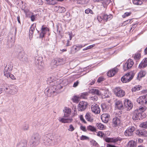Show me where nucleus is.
Returning a JSON list of instances; mask_svg holds the SVG:
<instances>
[{
	"mask_svg": "<svg viewBox=\"0 0 147 147\" xmlns=\"http://www.w3.org/2000/svg\"><path fill=\"white\" fill-rule=\"evenodd\" d=\"M134 75V73L133 71L127 73L121 78V81L123 83L129 82L133 78Z\"/></svg>",
	"mask_w": 147,
	"mask_h": 147,
	"instance_id": "423d86ee",
	"label": "nucleus"
},
{
	"mask_svg": "<svg viewBox=\"0 0 147 147\" xmlns=\"http://www.w3.org/2000/svg\"><path fill=\"white\" fill-rule=\"evenodd\" d=\"M140 126L144 128H147V121L142 123L140 125Z\"/></svg>",
	"mask_w": 147,
	"mask_h": 147,
	"instance_id": "37998d69",
	"label": "nucleus"
},
{
	"mask_svg": "<svg viewBox=\"0 0 147 147\" xmlns=\"http://www.w3.org/2000/svg\"><path fill=\"white\" fill-rule=\"evenodd\" d=\"M35 18L36 16L34 15H32L30 16L31 20L32 22H33L35 20Z\"/></svg>",
	"mask_w": 147,
	"mask_h": 147,
	"instance_id": "bf43d9fd",
	"label": "nucleus"
},
{
	"mask_svg": "<svg viewBox=\"0 0 147 147\" xmlns=\"http://www.w3.org/2000/svg\"><path fill=\"white\" fill-rule=\"evenodd\" d=\"M41 32L40 34L39 37L41 38H43L46 33L49 31V29L47 27H44L42 26L41 29Z\"/></svg>",
	"mask_w": 147,
	"mask_h": 147,
	"instance_id": "6ab92c4d",
	"label": "nucleus"
},
{
	"mask_svg": "<svg viewBox=\"0 0 147 147\" xmlns=\"http://www.w3.org/2000/svg\"><path fill=\"white\" fill-rule=\"evenodd\" d=\"M142 86H136L132 89L131 90L132 92H136L140 90Z\"/></svg>",
	"mask_w": 147,
	"mask_h": 147,
	"instance_id": "e433bc0d",
	"label": "nucleus"
},
{
	"mask_svg": "<svg viewBox=\"0 0 147 147\" xmlns=\"http://www.w3.org/2000/svg\"><path fill=\"white\" fill-rule=\"evenodd\" d=\"M87 129L89 131H92L95 132L96 131V129L95 127L92 126L90 125L87 127Z\"/></svg>",
	"mask_w": 147,
	"mask_h": 147,
	"instance_id": "ea45409f",
	"label": "nucleus"
},
{
	"mask_svg": "<svg viewBox=\"0 0 147 147\" xmlns=\"http://www.w3.org/2000/svg\"><path fill=\"white\" fill-rule=\"evenodd\" d=\"M42 140L43 143L47 146H50L52 144V139H50L46 136H43Z\"/></svg>",
	"mask_w": 147,
	"mask_h": 147,
	"instance_id": "4468645a",
	"label": "nucleus"
},
{
	"mask_svg": "<svg viewBox=\"0 0 147 147\" xmlns=\"http://www.w3.org/2000/svg\"><path fill=\"white\" fill-rule=\"evenodd\" d=\"M63 0H49L47 3L50 5H54L57 3V1H62Z\"/></svg>",
	"mask_w": 147,
	"mask_h": 147,
	"instance_id": "c756f323",
	"label": "nucleus"
},
{
	"mask_svg": "<svg viewBox=\"0 0 147 147\" xmlns=\"http://www.w3.org/2000/svg\"><path fill=\"white\" fill-rule=\"evenodd\" d=\"M114 93L117 96L119 97H123L125 94V91L120 87H117L115 88Z\"/></svg>",
	"mask_w": 147,
	"mask_h": 147,
	"instance_id": "1a4fd4ad",
	"label": "nucleus"
},
{
	"mask_svg": "<svg viewBox=\"0 0 147 147\" xmlns=\"http://www.w3.org/2000/svg\"><path fill=\"white\" fill-rule=\"evenodd\" d=\"M124 106L125 107L126 110L129 111L133 107V105L131 101L127 100L125 101L124 103Z\"/></svg>",
	"mask_w": 147,
	"mask_h": 147,
	"instance_id": "dca6fc26",
	"label": "nucleus"
},
{
	"mask_svg": "<svg viewBox=\"0 0 147 147\" xmlns=\"http://www.w3.org/2000/svg\"><path fill=\"white\" fill-rule=\"evenodd\" d=\"M27 143L26 141H22L19 142L17 147H27Z\"/></svg>",
	"mask_w": 147,
	"mask_h": 147,
	"instance_id": "7c9ffc66",
	"label": "nucleus"
},
{
	"mask_svg": "<svg viewBox=\"0 0 147 147\" xmlns=\"http://www.w3.org/2000/svg\"><path fill=\"white\" fill-rule=\"evenodd\" d=\"M74 129V127L72 125H70L69 126V128L68 129V130L69 131H73Z\"/></svg>",
	"mask_w": 147,
	"mask_h": 147,
	"instance_id": "5fc2aeb1",
	"label": "nucleus"
},
{
	"mask_svg": "<svg viewBox=\"0 0 147 147\" xmlns=\"http://www.w3.org/2000/svg\"><path fill=\"white\" fill-rule=\"evenodd\" d=\"M102 16L103 18V20H105L106 21L110 20L113 18V16L111 15H108L106 14L102 15Z\"/></svg>",
	"mask_w": 147,
	"mask_h": 147,
	"instance_id": "c85d7f7f",
	"label": "nucleus"
},
{
	"mask_svg": "<svg viewBox=\"0 0 147 147\" xmlns=\"http://www.w3.org/2000/svg\"><path fill=\"white\" fill-rule=\"evenodd\" d=\"M136 143L133 140L129 141L127 145V147H136Z\"/></svg>",
	"mask_w": 147,
	"mask_h": 147,
	"instance_id": "473e14b6",
	"label": "nucleus"
},
{
	"mask_svg": "<svg viewBox=\"0 0 147 147\" xmlns=\"http://www.w3.org/2000/svg\"><path fill=\"white\" fill-rule=\"evenodd\" d=\"M13 67V63L11 62L8 63L5 67L4 70V74L5 76L9 78L10 77L11 72L12 71Z\"/></svg>",
	"mask_w": 147,
	"mask_h": 147,
	"instance_id": "39448f33",
	"label": "nucleus"
},
{
	"mask_svg": "<svg viewBox=\"0 0 147 147\" xmlns=\"http://www.w3.org/2000/svg\"><path fill=\"white\" fill-rule=\"evenodd\" d=\"M80 139L82 140H88L89 139V138L88 137L86 136L82 135Z\"/></svg>",
	"mask_w": 147,
	"mask_h": 147,
	"instance_id": "8fccbe9b",
	"label": "nucleus"
},
{
	"mask_svg": "<svg viewBox=\"0 0 147 147\" xmlns=\"http://www.w3.org/2000/svg\"><path fill=\"white\" fill-rule=\"evenodd\" d=\"M132 20V19L127 20L124 21L122 24V26H125L129 23H131L130 22Z\"/></svg>",
	"mask_w": 147,
	"mask_h": 147,
	"instance_id": "3c124183",
	"label": "nucleus"
},
{
	"mask_svg": "<svg viewBox=\"0 0 147 147\" xmlns=\"http://www.w3.org/2000/svg\"><path fill=\"white\" fill-rule=\"evenodd\" d=\"M40 138V135L38 134H34L31 137L30 141V144L32 146H36L39 143Z\"/></svg>",
	"mask_w": 147,
	"mask_h": 147,
	"instance_id": "f03ea898",
	"label": "nucleus"
},
{
	"mask_svg": "<svg viewBox=\"0 0 147 147\" xmlns=\"http://www.w3.org/2000/svg\"><path fill=\"white\" fill-rule=\"evenodd\" d=\"M115 108L119 109L121 110L123 109V104L120 100L116 101L115 103Z\"/></svg>",
	"mask_w": 147,
	"mask_h": 147,
	"instance_id": "393cba45",
	"label": "nucleus"
},
{
	"mask_svg": "<svg viewBox=\"0 0 147 147\" xmlns=\"http://www.w3.org/2000/svg\"><path fill=\"white\" fill-rule=\"evenodd\" d=\"M91 111L92 112L95 114L100 113V110L98 105L96 103H92L91 105Z\"/></svg>",
	"mask_w": 147,
	"mask_h": 147,
	"instance_id": "6e6552de",
	"label": "nucleus"
},
{
	"mask_svg": "<svg viewBox=\"0 0 147 147\" xmlns=\"http://www.w3.org/2000/svg\"><path fill=\"white\" fill-rule=\"evenodd\" d=\"M144 97L143 96L140 97L137 100V102L140 104H143L144 103L146 104Z\"/></svg>",
	"mask_w": 147,
	"mask_h": 147,
	"instance_id": "72a5a7b5",
	"label": "nucleus"
},
{
	"mask_svg": "<svg viewBox=\"0 0 147 147\" xmlns=\"http://www.w3.org/2000/svg\"><path fill=\"white\" fill-rule=\"evenodd\" d=\"M135 130V127L133 126H130L126 130L125 134L126 136H129L133 135L134 131Z\"/></svg>",
	"mask_w": 147,
	"mask_h": 147,
	"instance_id": "f8f14e48",
	"label": "nucleus"
},
{
	"mask_svg": "<svg viewBox=\"0 0 147 147\" xmlns=\"http://www.w3.org/2000/svg\"><path fill=\"white\" fill-rule=\"evenodd\" d=\"M98 99V97L96 96H92V97H90V100L93 101L94 102H95L97 101Z\"/></svg>",
	"mask_w": 147,
	"mask_h": 147,
	"instance_id": "c03bdc74",
	"label": "nucleus"
},
{
	"mask_svg": "<svg viewBox=\"0 0 147 147\" xmlns=\"http://www.w3.org/2000/svg\"><path fill=\"white\" fill-rule=\"evenodd\" d=\"M97 135L98 136L100 137H102L104 136V134L102 131H100L98 132Z\"/></svg>",
	"mask_w": 147,
	"mask_h": 147,
	"instance_id": "864d4df0",
	"label": "nucleus"
},
{
	"mask_svg": "<svg viewBox=\"0 0 147 147\" xmlns=\"http://www.w3.org/2000/svg\"><path fill=\"white\" fill-rule=\"evenodd\" d=\"M85 0H71V1H73L74 2H76L78 3L79 4H83Z\"/></svg>",
	"mask_w": 147,
	"mask_h": 147,
	"instance_id": "de8ad7c7",
	"label": "nucleus"
},
{
	"mask_svg": "<svg viewBox=\"0 0 147 147\" xmlns=\"http://www.w3.org/2000/svg\"><path fill=\"white\" fill-rule=\"evenodd\" d=\"M18 88L17 86L13 85L8 86L5 88L6 92L11 95L16 94L18 92Z\"/></svg>",
	"mask_w": 147,
	"mask_h": 147,
	"instance_id": "20e7f679",
	"label": "nucleus"
},
{
	"mask_svg": "<svg viewBox=\"0 0 147 147\" xmlns=\"http://www.w3.org/2000/svg\"><path fill=\"white\" fill-rule=\"evenodd\" d=\"M134 62L131 59H128L123 66V69L124 71L131 69L133 66Z\"/></svg>",
	"mask_w": 147,
	"mask_h": 147,
	"instance_id": "9d476101",
	"label": "nucleus"
},
{
	"mask_svg": "<svg viewBox=\"0 0 147 147\" xmlns=\"http://www.w3.org/2000/svg\"><path fill=\"white\" fill-rule=\"evenodd\" d=\"M63 58H59L55 60L53 63V65H55L54 67H55L59 64H63Z\"/></svg>",
	"mask_w": 147,
	"mask_h": 147,
	"instance_id": "5701e85b",
	"label": "nucleus"
},
{
	"mask_svg": "<svg viewBox=\"0 0 147 147\" xmlns=\"http://www.w3.org/2000/svg\"><path fill=\"white\" fill-rule=\"evenodd\" d=\"M36 27V25L34 24H32L29 30V37H32L33 35V31L35 29Z\"/></svg>",
	"mask_w": 147,
	"mask_h": 147,
	"instance_id": "cd10ccee",
	"label": "nucleus"
},
{
	"mask_svg": "<svg viewBox=\"0 0 147 147\" xmlns=\"http://www.w3.org/2000/svg\"><path fill=\"white\" fill-rule=\"evenodd\" d=\"M95 80H93L92 82H91L89 84V85L90 86L92 85L95 82Z\"/></svg>",
	"mask_w": 147,
	"mask_h": 147,
	"instance_id": "338daca9",
	"label": "nucleus"
},
{
	"mask_svg": "<svg viewBox=\"0 0 147 147\" xmlns=\"http://www.w3.org/2000/svg\"><path fill=\"white\" fill-rule=\"evenodd\" d=\"M42 61V58L39 57L38 55L34 57L35 64L36 67L39 69H42L44 67V64Z\"/></svg>",
	"mask_w": 147,
	"mask_h": 147,
	"instance_id": "7ed1b4c3",
	"label": "nucleus"
},
{
	"mask_svg": "<svg viewBox=\"0 0 147 147\" xmlns=\"http://www.w3.org/2000/svg\"><path fill=\"white\" fill-rule=\"evenodd\" d=\"M110 115L107 113L103 114L101 116V118L103 122L107 123L109 121Z\"/></svg>",
	"mask_w": 147,
	"mask_h": 147,
	"instance_id": "f3484780",
	"label": "nucleus"
},
{
	"mask_svg": "<svg viewBox=\"0 0 147 147\" xmlns=\"http://www.w3.org/2000/svg\"><path fill=\"white\" fill-rule=\"evenodd\" d=\"M146 109V107L143 105L139 107L138 109L135 110L133 116L134 120H141L146 117V115L144 112Z\"/></svg>",
	"mask_w": 147,
	"mask_h": 147,
	"instance_id": "f257e3e1",
	"label": "nucleus"
},
{
	"mask_svg": "<svg viewBox=\"0 0 147 147\" xmlns=\"http://www.w3.org/2000/svg\"><path fill=\"white\" fill-rule=\"evenodd\" d=\"M80 128L82 130L84 131H86V127L85 126H81L80 127Z\"/></svg>",
	"mask_w": 147,
	"mask_h": 147,
	"instance_id": "680f3d73",
	"label": "nucleus"
},
{
	"mask_svg": "<svg viewBox=\"0 0 147 147\" xmlns=\"http://www.w3.org/2000/svg\"><path fill=\"white\" fill-rule=\"evenodd\" d=\"M136 133L140 137L147 136V131L144 129H138L136 131Z\"/></svg>",
	"mask_w": 147,
	"mask_h": 147,
	"instance_id": "ddd939ff",
	"label": "nucleus"
},
{
	"mask_svg": "<svg viewBox=\"0 0 147 147\" xmlns=\"http://www.w3.org/2000/svg\"><path fill=\"white\" fill-rule=\"evenodd\" d=\"M104 79L102 77H99L98 79L97 82L98 83H100L101 82L104 81Z\"/></svg>",
	"mask_w": 147,
	"mask_h": 147,
	"instance_id": "4d7b16f0",
	"label": "nucleus"
},
{
	"mask_svg": "<svg viewBox=\"0 0 147 147\" xmlns=\"http://www.w3.org/2000/svg\"><path fill=\"white\" fill-rule=\"evenodd\" d=\"M87 45V44H85L84 45H80V44H78L75 45L74 46L72 47L74 48L75 47H78V50H80V49L82 48L83 47H84L86 45Z\"/></svg>",
	"mask_w": 147,
	"mask_h": 147,
	"instance_id": "a19ab883",
	"label": "nucleus"
},
{
	"mask_svg": "<svg viewBox=\"0 0 147 147\" xmlns=\"http://www.w3.org/2000/svg\"><path fill=\"white\" fill-rule=\"evenodd\" d=\"M102 19L103 18H102L100 16H97V19L99 22H100L102 21Z\"/></svg>",
	"mask_w": 147,
	"mask_h": 147,
	"instance_id": "e2e57ef3",
	"label": "nucleus"
},
{
	"mask_svg": "<svg viewBox=\"0 0 147 147\" xmlns=\"http://www.w3.org/2000/svg\"><path fill=\"white\" fill-rule=\"evenodd\" d=\"M141 57L140 54L139 53H137L135 54L134 56L135 59L137 60L140 59Z\"/></svg>",
	"mask_w": 147,
	"mask_h": 147,
	"instance_id": "a18cd8bd",
	"label": "nucleus"
},
{
	"mask_svg": "<svg viewBox=\"0 0 147 147\" xmlns=\"http://www.w3.org/2000/svg\"><path fill=\"white\" fill-rule=\"evenodd\" d=\"M131 12H126L124 13V14H123L122 16V17L123 18H125L126 17L128 16L131 15Z\"/></svg>",
	"mask_w": 147,
	"mask_h": 147,
	"instance_id": "09e8293b",
	"label": "nucleus"
},
{
	"mask_svg": "<svg viewBox=\"0 0 147 147\" xmlns=\"http://www.w3.org/2000/svg\"><path fill=\"white\" fill-rule=\"evenodd\" d=\"M118 69L117 67H115L112 70L109 71L107 74L108 76L111 77L114 76L117 72Z\"/></svg>",
	"mask_w": 147,
	"mask_h": 147,
	"instance_id": "4be33fe9",
	"label": "nucleus"
},
{
	"mask_svg": "<svg viewBox=\"0 0 147 147\" xmlns=\"http://www.w3.org/2000/svg\"><path fill=\"white\" fill-rule=\"evenodd\" d=\"M16 51L17 55V57L20 61H26L27 60L26 58L24 57V54L23 52V49L21 47H19L16 49Z\"/></svg>",
	"mask_w": 147,
	"mask_h": 147,
	"instance_id": "0eeeda50",
	"label": "nucleus"
},
{
	"mask_svg": "<svg viewBox=\"0 0 147 147\" xmlns=\"http://www.w3.org/2000/svg\"><path fill=\"white\" fill-rule=\"evenodd\" d=\"M88 104L84 101L80 102L78 105V111H84L87 107Z\"/></svg>",
	"mask_w": 147,
	"mask_h": 147,
	"instance_id": "9b49d317",
	"label": "nucleus"
},
{
	"mask_svg": "<svg viewBox=\"0 0 147 147\" xmlns=\"http://www.w3.org/2000/svg\"><path fill=\"white\" fill-rule=\"evenodd\" d=\"M56 88L55 86L52 87L50 88H47L45 90V92H47V95L48 96H49L53 93L56 92Z\"/></svg>",
	"mask_w": 147,
	"mask_h": 147,
	"instance_id": "2eb2a0df",
	"label": "nucleus"
},
{
	"mask_svg": "<svg viewBox=\"0 0 147 147\" xmlns=\"http://www.w3.org/2000/svg\"><path fill=\"white\" fill-rule=\"evenodd\" d=\"M96 126L100 130H103L105 128V127L101 123H97Z\"/></svg>",
	"mask_w": 147,
	"mask_h": 147,
	"instance_id": "4c0bfd02",
	"label": "nucleus"
},
{
	"mask_svg": "<svg viewBox=\"0 0 147 147\" xmlns=\"http://www.w3.org/2000/svg\"><path fill=\"white\" fill-rule=\"evenodd\" d=\"M133 2L134 5H140L142 4V0H133Z\"/></svg>",
	"mask_w": 147,
	"mask_h": 147,
	"instance_id": "58836bf2",
	"label": "nucleus"
},
{
	"mask_svg": "<svg viewBox=\"0 0 147 147\" xmlns=\"http://www.w3.org/2000/svg\"><path fill=\"white\" fill-rule=\"evenodd\" d=\"M64 112V117H68L69 116L71 113V109L67 107H65V110H63Z\"/></svg>",
	"mask_w": 147,
	"mask_h": 147,
	"instance_id": "b1692460",
	"label": "nucleus"
},
{
	"mask_svg": "<svg viewBox=\"0 0 147 147\" xmlns=\"http://www.w3.org/2000/svg\"><path fill=\"white\" fill-rule=\"evenodd\" d=\"M119 138H107L105 139V141L107 142H115L120 141Z\"/></svg>",
	"mask_w": 147,
	"mask_h": 147,
	"instance_id": "412c9836",
	"label": "nucleus"
},
{
	"mask_svg": "<svg viewBox=\"0 0 147 147\" xmlns=\"http://www.w3.org/2000/svg\"><path fill=\"white\" fill-rule=\"evenodd\" d=\"M146 74V71H145L142 70L140 72L137 76L138 78H141L144 77Z\"/></svg>",
	"mask_w": 147,
	"mask_h": 147,
	"instance_id": "c9c22d12",
	"label": "nucleus"
},
{
	"mask_svg": "<svg viewBox=\"0 0 147 147\" xmlns=\"http://www.w3.org/2000/svg\"><path fill=\"white\" fill-rule=\"evenodd\" d=\"M110 2V0H104L102 2L103 6L104 7H106L107 5L109 4Z\"/></svg>",
	"mask_w": 147,
	"mask_h": 147,
	"instance_id": "79ce46f5",
	"label": "nucleus"
},
{
	"mask_svg": "<svg viewBox=\"0 0 147 147\" xmlns=\"http://www.w3.org/2000/svg\"><path fill=\"white\" fill-rule=\"evenodd\" d=\"M22 129L25 131L28 130L29 129L28 125L26 124H24L22 127Z\"/></svg>",
	"mask_w": 147,
	"mask_h": 147,
	"instance_id": "49530a36",
	"label": "nucleus"
},
{
	"mask_svg": "<svg viewBox=\"0 0 147 147\" xmlns=\"http://www.w3.org/2000/svg\"><path fill=\"white\" fill-rule=\"evenodd\" d=\"M89 92L91 94H94L100 96L101 94V92L97 89L90 88L89 89Z\"/></svg>",
	"mask_w": 147,
	"mask_h": 147,
	"instance_id": "aec40b11",
	"label": "nucleus"
},
{
	"mask_svg": "<svg viewBox=\"0 0 147 147\" xmlns=\"http://www.w3.org/2000/svg\"><path fill=\"white\" fill-rule=\"evenodd\" d=\"M80 120L82 121V122L84 123H86V122L85 120L83 118V115H80Z\"/></svg>",
	"mask_w": 147,
	"mask_h": 147,
	"instance_id": "6e6d98bb",
	"label": "nucleus"
},
{
	"mask_svg": "<svg viewBox=\"0 0 147 147\" xmlns=\"http://www.w3.org/2000/svg\"><path fill=\"white\" fill-rule=\"evenodd\" d=\"M85 118L88 121L92 122L93 121V119L90 115V113L88 112L86 113L85 115Z\"/></svg>",
	"mask_w": 147,
	"mask_h": 147,
	"instance_id": "f704fd0d",
	"label": "nucleus"
},
{
	"mask_svg": "<svg viewBox=\"0 0 147 147\" xmlns=\"http://www.w3.org/2000/svg\"><path fill=\"white\" fill-rule=\"evenodd\" d=\"M85 13L86 14L90 13L93 14V12L90 9L88 8L85 10Z\"/></svg>",
	"mask_w": 147,
	"mask_h": 147,
	"instance_id": "603ef678",
	"label": "nucleus"
},
{
	"mask_svg": "<svg viewBox=\"0 0 147 147\" xmlns=\"http://www.w3.org/2000/svg\"><path fill=\"white\" fill-rule=\"evenodd\" d=\"M112 123L113 126L114 127H116L120 125V120L117 117H115L113 119Z\"/></svg>",
	"mask_w": 147,
	"mask_h": 147,
	"instance_id": "a211bd4d",
	"label": "nucleus"
},
{
	"mask_svg": "<svg viewBox=\"0 0 147 147\" xmlns=\"http://www.w3.org/2000/svg\"><path fill=\"white\" fill-rule=\"evenodd\" d=\"M27 143L26 141H22L19 142L17 147H27Z\"/></svg>",
	"mask_w": 147,
	"mask_h": 147,
	"instance_id": "2f4dec72",
	"label": "nucleus"
},
{
	"mask_svg": "<svg viewBox=\"0 0 147 147\" xmlns=\"http://www.w3.org/2000/svg\"><path fill=\"white\" fill-rule=\"evenodd\" d=\"M79 84V82L78 81H77L76 82H74L73 85V87H76Z\"/></svg>",
	"mask_w": 147,
	"mask_h": 147,
	"instance_id": "69168bd1",
	"label": "nucleus"
},
{
	"mask_svg": "<svg viewBox=\"0 0 147 147\" xmlns=\"http://www.w3.org/2000/svg\"><path fill=\"white\" fill-rule=\"evenodd\" d=\"M59 121L63 123H69L71 122L72 119H66L65 118H61L59 117L58 119Z\"/></svg>",
	"mask_w": 147,
	"mask_h": 147,
	"instance_id": "bb28decb",
	"label": "nucleus"
},
{
	"mask_svg": "<svg viewBox=\"0 0 147 147\" xmlns=\"http://www.w3.org/2000/svg\"><path fill=\"white\" fill-rule=\"evenodd\" d=\"M143 97H144V98L145 99V103H147V94H146L145 95L143 96Z\"/></svg>",
	"mask_w": 147,
	"mask_h": 147,
	"instance_id": "774afa93",
	"label": "nucleus"
},
{
	"mask_svg": "<svg viewBox=\"0 0 147 147\" xmlns=\"http://www.w3.org/2000/svg\"><path fill=\"white\" fill-rule=\"evenodd\" d=\"M147 65V58H145L141 62V63L139 65L138 68L141 69L142 68H144Z\"/></svg>",
	"mask_w": 147,
	"mask_h": 147,
	"instance_id": "a878e982",
	"label": "nucleus"
},
{
	"mask_svg": "<svg viewBox=\"0 0 147 147\" xmlns=\"http://www.w3.org/2000/svg\"><path fill=\"white\" fill-rule=\"evenodd\" d=\"M95 46V44H93L90 45L87 47L86 48V49L87 50L90 49L92 47H94Z\"/></svg>",
	"mask_w": 147,
	"mask_h": 147,
	"instance_id": "052dcab7",
	"label": "nucleus"
},
{
	"mask_svg": "<svg viewBox=\"0 0 147 147\" xmlns=\"http://www.w3.org/2000/svg\"><path fill=\"white\" fill-rule=\"evenodd\" d=\"M9 78H10L13 80L16 79V78L13 75L11 74H10V77H9Z\"/></svg>",
	"mask_w": 147,
	"mask_h": 147,
	"instance_id": "0e129e2a",
	"label": "nucleus"
},
{
	"mask_svg": "<svg viewBox=\"0 0 147 147\" xmlns=\"http://www.w3.org/2000/svg\"><path fill=\"white\" fill-rule=\"evenodd\" d=\"M79 98L76 96H74L73 98V100L74 102H76L79 100Z\"/></svg>",
	"mask_w": 147,
	"mask_h": 147,
	"instance_id": "13d9d810",
	"label": "nucleus"
}]
</instances>
